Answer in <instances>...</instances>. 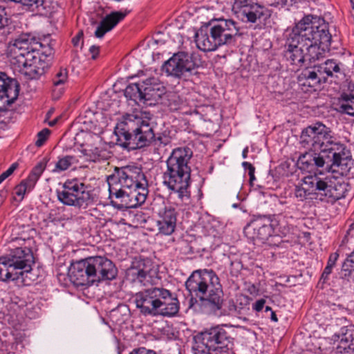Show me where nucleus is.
Returning <instances> with one entry per match:
<instances>
[{
	"instance_id": "9d476101",
	"label": "nucleus",
	"mask_w": 354,
	"mask_h": 354,
	"mask_svg": "<svg viewBox=\"0 0 354 354\" xmlns=\"http://www.w3.org/2000/svg\"><path fill=\"white\" fill-rule=\"evenodd\" d=\"M305 21H308V19H302L285 32L286 50L284 56L291 64L298 66L306 63L304 42L309 41L308 37H312L313 32V28L305 26Z\"/></svg>"
},
{
	"instance_id": "1a4fd4ad",
	"label": "nucleus",
	"mask_w": 354,
	"mask_h": 354,
	"mask_svg": "<svg viewBox=\"0 0 354 354\" xmlns=\"http://www.w3.org/2000/svg\"><path fill=\"white\" fill-rule=\"evenodd\" d=\"M344 188L341 184L333 185L328 177L322 178L317 176L308 175L301 179V183L296 185L295 196L299 201L308 199L312 194H320L337 201L344 196Z\"/></svg>"
},
{
	"instance_id": "b1692460",
	"label": "nucleus",
	"mask_w": 354,
	"mask_h": 354,
	"mask_svg": "<svg viewBox=\"0 0 354 354\" xmlns=\"http://www.w3.org/2000/svg\"><path fill=\"white\" fill-rule=\"evenodd\" d=\"M87 142L82 145L81 152L88 161L98 162L106 160L109 157V152L101 147L100 138L92 133H86Z\"/></svg>"
},
{
	"instance_id": "a211bd4d",
	"label": "nucleus",
	"mask_w": 354,
	"mask_h": 354,
	"mask_svg": "<svg viewBox=\"0 0 354 354\" xmlns=\"http://www.w3.org/2000/svg\"><path fill=\"white\" fill-rule=\"evenodd\" d=\"M209 34L214 37L218 47L233 44L239 35L236 23L232 19H214L209 22Z\"/></svg>"
},
{
	"instance_id": "de8ad7c7",
	"label": "nucleus",
	"mask_w": 354,
	"mask_h": 354,
	"mask_svg": "<svg viewBox=\"0 0 354 354\" xmlns=\"http://www.w3.org/2000/svg\"><path fill=\"white\" fill-rule=\"evenodd\" d=\"M242 166H249L250 167V172L248 174L250 176V182H252L254 180H255V176H254L255 168H254V167L251 163H250L248 162H243L242 163Z\"/></svg>"
},
{
	"instance_id": "052dcab7",
	"label": "nucleus",
	"mask_w": 354,
	"mask_h": 354,
	"mask_svg": "<svg viewBox=\"0 0 354 354\" xmlns=\"http://www.w3.org/2000/svg\"><path fill=\"white\" fill-rule=\"evenodd\" d=\"M352 8H354V0H350Z\"/></svg>"
},
{
	"instance_id": "0eeeda50",
	"label": "nucleus",
	"mask_w": 354,
	"mask_h": 354,
	"mask_svg": "<svg viewBox=\"0 0 354 354\" xmlns=\"http://www.w3.org/2000/svg\"><path fill=\"white\" fill-rule=\"evenodd\" d=\"M317 131H319L317 142V151H320L319 154L329 161L330 170L333 173L348 175L351 169L348 165L351 160L348 158L344 152V146L333 140L330 131L324 124L318 122Z\"/></svg>"
},
{
	"instance_id": "2eb2a0df",
	"label": "nucleus",
	"mask_w": 354,
	"mask_h": 354,
	"mask_svg": "<svg viewBox=\"0 0 354 354\" xmlns=\"http://www.w3.org/2000/svg\"><path fill=\"white\" fill-rule=\"evenodd\" d=\"M108 184L111 204L118 209L135 208L146 201L144 189H141V192H136V190L131 191L122 188L115 182L108 181Z\"/></svg>"
},
{
	"instance_id": "cd10ccee",
	"label": "nucleus",
	"mask_w": 354,
	"mask_h": 354,
	"mask_svg": "<svg viewBox=\"0 0 354 354\" xmlns=\"http://www.w3.org/2000/svg\"><path fill=\"white\" fill-rule=\"evenodd\" d=\"M68 79V75L66 68L61 67L55 72L52 80V94L53 98L59 99L64 93Z\"/></svg>"
},
{
	"instance_id": "c03bdc74",
	"label": "nucleus",
	"mask_w": 354,
	"mask_h": 354,
	"mask_svg": "<svg viewBox=\"0 0 354 354\" xmlns=\"http://www.w3.org/2000/svg\"><path fill=\"white\" fill-rule=\"evenodd\" d=\"M333 268V267L328 265H326L325 267L320 279V280H322L324 283L328 279V276L332 272Z\"/></svg>"
},
{
	"instance_id": "0e129e2a",
	"label": "nucleus",
	"mask_w": 354,
	"mask_h": 354,
	"mask_svg": "<svg viewBox=\"0 0 354 354\" xmlns=\"http://www.w3.org/2000/svg\"><path fill=\"white\" fill-rule=\"evenodd\" d=\"M50 114H52V112H48V115H49Z\"/></svg>"
},
{
	"instance_id": "2f4dec72",
	"label": "nucleus",
	"mask_w": 354,
	"mask_h": 354,
	"mask_svg": "<svg viewBox=\"0 0 354 354\" xmlns=\"http://www.w3.org/2000/svg\"><path fill=\"white\" fill-rule=\"evenodd\" d=\"M195 42L197 47L204 52L213 51L218 48L214 37H211L209 32H207L203 29L199 30L196 33Z\"/></svg>"
},
{
	"instance_id": "dca6fc26",
	"label": "nucleus",
	"mask_w": 354,
	"mask_h": 354,
	"mask_svg": "<svg viewBox=\"0 0 354 354\" xmlns=\"http://www.w3.org/2000/svg\"><path fill=\"white\" fill-rule=\"evenodd\" d=\"M232 11L245 23L256 24L269 19L272 11L252 0H234Z\"/></svg>"
},
{
	"instance_id": "a18cd8bd",
	"label": "nucleus",
	"mask_w": 354,
	"mask_h": 354,
	"mask_svg": "<svg viewBox=\"0 0 354 354\" xmlns=\"http://www.w3.org/2000/svg\"><path fill=\"white\" fill-rule=\"evenodd\" d=\"M18 167V164L15 162L12 163L10 167L4 172H3L1 174L4 177L5 179H6L8 177H9L14 171Z\"/></svg>"
},
{
	"instance_id": "7c9ffc66",
	"label": "nucleus",
	"mask_w": 354,
	"mask_h": 354,
	"mask_svg": "<svg viewBox=\"0 0 354 354\" xmlns=\"http://www.w3.org/2000/svg\"><path fill=\"white\" fill-rule=\"evenodd\" d=\"M8 257H0V281H17L21 279V272H16L15 267L10 263Z\"/></svg>"
},
{
	"instance_id": "7ed1b4c3",
	"label": "nucleus",
	"mask_w": 354,
	"mask_h": 354,
	"mask_svg": "<svg viewBox=\"0 0 354 354\" xmlns=\"http://www.w3.org/2000/svg\"><path fill=\"white\" fill-rule=\"evenodd\" d=\"M191 295L198 297L211 313L221 309L223 293L219 278L212 270H198L192 272L185 283Z\"/></svg>"
},
{
	"instance_id": "f257e3e1",
	"label": "nucleus",
	"mask_w": 354,
	"mask_h": 354,
	"mask_svg": "<svg viewBox=\"0 0 354 354\" xmlns=\"http://www.w3.org/2000/svg\"><path fill=\"white\" fill-rule=\"evenodd\" d=\"M43 44L30 34H22L9 43L8 54L11 64L29 79H38L50 66L53 50H41Z\"/></svg>"
},
{
	"instance_id": "6ab92c4d",
	"label": "nucleus",
	"mask_w": 354,
	"mask_h": 354,
	"mask_svg": "<svg viewBox=\"0 0 354 354\" xmlns=\"http://www.w3.org/2000/svg\"><path fill=\"white\" fill-rule=\"evenodd\" d=\"M153 267L151 259L141 257H135L131 266L127 270V277L129 281L143 286L152 283L153 277L156 274Z\"/></svg>"
},
{
	"instance_id": "ddd939ff",
	"label": "nucleus",
	"mask_w": 354,
	"mask_h": 354,
	"mask_svg": "<svg viewBox=\"0 0 354 354\" xmlns=\"http://www.w3.org/2000/svg\"><path fill=\"white\" fill-rule=\"evenodd\" d=\"M108 181L115 182L120 187L128 190L141 192L144 189L147 197L148 194L147 180L141 169L135 166H126L116 168L115 173L108 178Z\"/></svg>"
},
{
	"instance_id": "8fccbe9b",
	"label": "nucleus",
	"mask_w": 354,
	"mask_h": 354,
	"mask_svg": "<svg viewBox=\"0 0 354 354\" xmlns=\"http://www.w3.org/2000/svg\"><path fill=\"white\" fill-rule=\"evenodd\" d=\"M83 37V32L79 31L78 33L72 39V43L74 46H78Z\"/></svg>"
},
{
	"instance_id": "a878e982",
	"label": "nucleus",
	"mask_w": 354,
	"mask_h": 354,
	"mask_svg": "<svg viewBox=\"0 0 354 354\" xmlns=\"http://www.w3.org/2000/svg\"><path fill=\"white\" fill-rule=\"evenodd\" d=\"M326 163L330 165L329 161L319 153L308 152L299 157L297 165L300 170L310 173L318 167H322Z\"/></svg>"
},
{
	"instance_id": "4468645a",
	"label": "nucleus",
	"mask_w": 354,
	"mask_h": 354,
	"mask_svg": "<svg viewBox=\"0 0 354 354\" xmlns=\"http://www.w3.org/2000/svg\"><path fill=\"white\" fill-rule=\"evenodd\" d=\"M26 241L24 239L16 237L12 239L10 247V253L6 255L10 263L15 266L16 272H21V281L25 282V278L32 270L34 263V257L31 250L24 246Z\"/></svg>"
},
{
	"instance_id": "bf43d9fd",
	"label": "nucleus",
	"mask_w": 354,
	"mask_h": 354,
	"mask_svg": "<svg viewBox=\"0 0 354 354\" xmlns=\"http://www.w3.org/2000/svg\"><path fill=\"white\" fill-rule=\"evenodd\" d=\"M6 179L4 178V177L2 176V174L0 175V184L3 181L5 180Z\"/></svg>"
},
{
	"instance_id": "412c9836",
	"label": "nucleus",
	"mask_w": 354,
	"mask_h": 354,
	"mask_svg": "<svg viewBox=\"0 0 354 354\" xmlns=\"http://www.w3.org/2000/svg\"><path fill=\"white\" fill-rule=\"evenodd\" d=\"M93 273V283L104 280H113L118 274L113 263L105 257H89Z\"/></svg>"
},
{
	"instance_id": "6e6552de",
	"label": "nucleus",
	"mask_w": 354,
	"mask_h": 354,
	"mask_svg": "<svg viewBox=\"0 0 354 354\" xmlns=\"http://www.w3.org/2000/svg\"><path fill=\"white\" fill-rule=\"evenodd\" d=\"M303 19H308V21L304 22L306 28H313L312 37H308L309 41L304 42L306 51L304 53L305 60L310 64L324 57L325 48L330 44L331 35L323 18L308 15Z\"/></svg>"
},
{
	"instance_id": "603ef678",
	"label": "nucleus",
	"mask_w": 354,
	"mask_h": 354,
	"mask_svg": "<svg viewBox=\"0 0 354 354\" xmlns=\"http://www.w3.org/2000/svg\"><path fill=\"white\" fill-rule=\"evenodd\" d=\"M157 141L160 144H163L164 145H167L170 142L169 138L167 136L158 137Z\"/></svg>"
},
{
	"instance_id": "72a5a7b5",
	"label": "nucleus",
	"mask_w": 354,
	"mask_h": 354,
	"mask_svg": "<svg viewBox=\"0 0 354 354\" xmlns=\"http://www.w3.org/2000/svg\"><path fill=\"white\" fill-rule=\"evenodd\" d=\"M48 158L45 157L42 158L32 169L28 176L26 178L30 184L35 186L39 178L46 169Z\"/></svg>"
},
{
	"instance_id": "49530a36",
	"label": "nucleus",
	"mask_w": 354,
	"mask_h": 354,
	"mask_svg": "<svg viewBox=\"0 0 354 354\" xmlns=\"http://www.w3.org/2000/svg\"><path fill=\"white\" fill-rule=\"evenodd\" d=\"M287 3V0H268L267 3L270 6L278 7L284 6Z\"/></svg>"
},
{
	"instance_id": "3c124183",
	"label": "nucleus",
	"mask_w": 354,
	"mask_h": 354,
	"mask_svg": "<svg viewBox=\"0 0 354 354\" xmlns=\"http://www.w3.org/2000/svg\"><path fill=\"white\" fill-rule=\"evenodd\" d=\"M89 52L91 54L92 59H95L99 54L100 48L97 46H91L89 48Z\"/></svg>"
},
{
	"instance_id": "39448f33",
	"label": "nucleus",
	"mask_w": 354,
	"mask_h": 354,
	"mask_svg": "<svg viewBox=\"0 0 354 354\" xmlns=\"http://www.w3.org/2000/svg\"><path fill=\"white\" fill-rule=\"evenodd\" d=\"M118 144L124 148L136 149L149 145L155 138L149 119L137 114L124 117L117 126Z\"/></svg>"
},
{
	"instance_id": "4d7b16f0",
	"label": "nucleus",
	"mask_w": 354,
	"mask_h": 354,
	"mask_svg": "<svg viewBox=\"0 0 354 354\" xmlns=\"http://www.w3.org/2000/svg\"><path fill=\"white\" fill-rule=\"evenodd\" d=\"M247 153H248V148H245L242 153V156L243 158H245L247 157Z\"/></svg>"
},
{
	"instance_id": "864d4df0",
	"label": "nucleus",
	"mask_w": 354,
	"mask_h": 354,
	"mask_svg": "<svg viewBox=\"0 0 354 354\" xmlns=\"http://www.w3.org/2000/svg\"><path fill=\"white\" fill-rule=\"evenodd\" d=\"M7 195V191L2 190L0 192V203H2L6 198Z\"/></svg>"
},
{
	"instance_id": "c85d7f7f",
	"label": "nucleus",
	"mask_w": 354,
	"mask_h": 354,
	"mask_svg": "<svg viewBox=\"0 0 354 354\" xmlns=\"http://www.w3.org/2000/svg\"><path fill=\"white\" fill-rule=\"evenodd\" d=\"M142 92L145 101L151 100L159 97L161 88L162 87L159 80L156 77H149L142 81L141 84Z\"/></svg>"
},
{
	"instance_id": "79ce46f5",
	"label": "nucleus",
	"mask_w": 354,
	"mask_h": 354,
	"mask_svg": "<svg viewBox=\"0 0 354 354\" xmlns=\"http://www.w3.org/2000/svg\"><path fill=\"white\" fill-rule=\"evenodd\" d=\"M266 304L264 299H260L252 304V309L257 312H260L263 310Z\"/></svg>"
},
{
	"instance_id": "f704fd0d",
	"label": "nucleus",
	"mask_w": 354,
	"mask_h": 354,
	"mask_svg": "<svg viewBox=\"0 0 354 354\" xmlns=\"http://www.w3.org/2000/svg\"><path fill=\"white\" fill-rule=\"evenodd\" d=\"M78 162V159L74 156H64L58 158L53 169L54 172H60L68 169L73 165Z\"/></svg>"
},
{
	"instance_id": "423d86ee",
	"label": "nucleus",
	"mask_w": 354,
	"mask_h": 354,
	"mask_svg": "<svg viewBox=\"0 0 354 354\" xmlns=\"http://www.w3.org/2000/svg\"><path fill=\"white\" fill-rule=\"evenodd\" d=\"M226 325L216 326L197 334L194 337V354H230L234 348V338Z\"/></svg>"
},
{
	"instance_id": "680f3d73",
	"label": "nucleus",
	"mask_w": 354,
	"mask_h": 354,
	"mask_svg": "<svg viewBox=\"0 0 354 354\" xmlns=\"http://www.w3.org/2000/svg\"><path fill=\"white\" fill-rule=\"evenodd\" d=\"M245 169L248 170V173L250 172V167L249 166H243Z\"/></svg>"
},
{
	"instance_id": "ea45409f",
	"label": "nucleus",
	"mask_w": 354,
	"mask_h": 354,
	"mask_svg": "<svg viewBox=\"0 0 354 354\" xmlns=\"http://www.w3.org/2000/svg\"><path fill=\"white\" fill-rule=\"evenodd\" d=\"M50 135V130L48 129H44L37 133V139L35 142V145L37 147H41L47 140Z\"/></svg>"
},
{
	"instance_id": "4be33fe9",
	"label": "nucleus",
	"mask_w": 354,
	"mask_h": 354,
	"mask_svg": "<svg viewBox=\"0 0 354 354\" xmlns=\"http://www.w3.org/2000/svg\"><path fill=\"white\" fill-rule=\"evenodd\" d=\"M90 258L80 260L71 264L69 270L71 280L77 286H90L93 284Z\"/></svg>"
},
{
	"instance_id": "37998d69",
	"label": "nucleus",
	"mask_w": 354,
	"mask_h": 354,
	"mask_svg": "<svg viewBox=\"0 0 354 354\" xmlns=\"http://www.w3.org/2000/svg\"><path fill=\"white\" fill-rule=\"evenodd\" d=\"M130 354H156L153 350H149L144 347L133 349Z\"/></svg>"
},
{
	"instance_id": "58836bf2",
	"label": "nucleus",
	"mask_w": 354,
	"mask_h": 354,
	"mask_svg": "<svg viewBox=\"0 0 354 354\" xmlns=\"http://www.w3.org/2000/svg\"><path fill=\"white\" fill-rule=\"evenodd\" d=\"M353 346V339L349 342L347 338H342L338 346V349L342 354H354V348Z\"/></svg>"
},
{
	"instance_id": "20e7f679",
	"label": "nucleus",
	"mask_w": 354,
	"mask_h": 354,
	"mask_svg": "<svg viewBox=\"0 0 354 354\" xmlns=\"http://www.w3.org/2000/svg\"><path fill=\"white\" fill-rule=\"evenodd\" d=\"M136 307L144 315L171 317L179 311V301L169 290L162 287H151L135 295Z\"/></svg>"
},
{
	"instance_id": "4c0bfd02",
	"label": "nucleus",
	"mask_w": 354,
	"mask_h": 354,
	"mask_svg": "<svg viewBox=\"0 0 354 354\" xmlns=\"http://www.w3.org/2000/svg\"><path fill=\"white\" fill-rule=\"evenodd\" d=\"M34 187L33 185L30 184L26 179H24L15 187L14 194L19 198V201H21L24 198L25 194L31 192Z\"/></svg>"
},
{
	"instance_id": "f3484780",
	"label": "nucleus",
	"mask_w": 354,
	"mask_h": 354,
	"mask_svg": "<svg viewBox=\"0 0 354 354\" xmlns=\"http://www.w3.org/2000/svg\"><path fill=\"white\" fill-rule=\"evenodd\" d=\"M196 64L191 55L186 52L179 51L174 53L162 66V71L167 76L175 78H187L193 74Z\"/></svg>"
},
{
	"instance_id": "6e6d98bb",
	"label": "nucleus",
	"mask_w": 354,
	"mask_h": 354,
	"mask_svg": "<svg viewBox=\"0 0 354 354\" xmlns=\"http://www.w3.org/2000/svg\"><path fill=\"white\" fill-rule=\"evenodd\" d=\"M57 120H58L57 118H55V119H53V120L50 121L48 122L49 126H50V127L55 126L57 122Z\"/></svg>"
},
{
	"instance_id": "393cba45",
	"label": "nucleus",
	"mask_w": 354,
	"mask_h": 354,
	"mask_svg": "<svg viewBox=\"0 0 354 354\" xmlns=\"http://www.w3.org/2000/svg\"><path fill=\"white\" fill-rule=\"evenodd\" d=\"M177 212L171 206H165L158 212L156 226L158 233L169 236L174 233L176 227Z\"/></svg>"
},
{
	"instance_id": "c756f323",
	"label": "nucleus",
	"mask_w": 354,
	"mask_h": 354,
	"mask_svg": "<svg viewBox=\"0 0 354 354\" xmlns=\"http://www.w3.org/2000/svg\"><path fill=\"white\" fill-rule=\"evenodd\" d=\"M318 122L313 126H309L301 132L300 136L301 143L304 147L310 148L313 151H317V139L319 138V131Z\"/></svg>"
},
{
	"instance_id": "f8f14e48",
	"label": "nucleus",
	"mask_w": 354,
	"mask_h": 354,
	"mask_svg": "<svg viewBox=\"0 0 354 354\" xmlns=\"http://www.w3.org/2000/svg\"><path fill=\"white\" fill-rule=\"evenodd\" d=\"M57 198L62 204L86 209L92 205L94 198L84 183L78 179L67 180L61 190L57 191Z\"/></svg>"
},
{
	"instance_id": "69168bd1",
	"label": "nucleus",
	"mask_w": 354,
	"mask_h": 354,
	"mask_svg": "<svg viewBox=\"0 0 354 354\" xmlns=\"http://www.w3.org/2000/svg\"><path fill=\"white\" fill-rule=\"evenodd\" d=\"M50 114H52V112H48V115H49Z\"/></svg>"
},
{
	"instance_id": "aec40b11",
	"label": "nucleus",
	"mask_w": 354,
	"mask_h": 354,
	"mask_svg": "<svg viewBox=\"0 0 354 354\" xmlns=\"http://www.w3.org/2000/svg\"><path fill=\"white\" fill-rule=\"evenodd\" d=\"M244 233L250 239L264 243L274 233L273 225L270 217L259 216L252 220L245 227Z\"/></svg>"
},
{
	"instance_id": "e2e57ef3",
	"label": "nucleus",
	"mask_w": 354,
	"mask_h": 354,
	"mask_svg": "<svg viewBox=\"0 0 354 354\" xmlns=\"http://www.w3.org/2000/svg\"><path fill=\"white\" fill-rule=\"evenodd\" d=\"M353 225H354L353 223H351V224L350 225V228L348 229V233H349V232H351V228L353 227Z\"/></svg>"
},
{
	"instance_id": "473e14b6",
	"label": "nucleus",
	"mask_w": 354,
	"mask_h": 354,
	"mask_svg": "<svg viewBox=\"0 0 354 354\" xmlns=\"http://www.w3.org/2000/svg\"><path fill=\"white\" fill-rule=\"evenodd\" d=\"M354 95L352 93H342L338 98L337 102L334 104L335 109L341 113H346L349 115H354Z\"/></svg>"
},
{
	"instance_id": "09e8293b",
	"label": "nucleus",
	"mask_w": 354,
	"mask_h": 354,
	"mask_svg": "<svg viewBox=\"0 0 354 354\" xmlns=\"http://www.w3.org/2000/svg\"><path fill=\"white\" fill-rule=\"evenodd\" d=\"M338 258L339 254L337 252L332 253L328 258L327 265L334 267Z\"/></svg>"
},
{
	"instance_id": "5fc2aeb1",
	"label": "nucleus",
	"mask_w": 354,
	"mask_h": 354,
	"mask_svg": "<svg viewBox=\"0 0 354 354\" xmlns=\"http://www.w3.org/2000/svg\"><path fill=\"white\" fill-rule=\"evenodd\" d=\"M270 319H271L272 321H273L274 322H278V318H277V315L275 314V313L274 311H271Z\"/></svg>"
},
{
	"instance_id": "9b49d317",
	"label": "nucleus",
	"mask_w": 354,
	"mask_h": 354,
	"mask_svg": "<svg viewBox=\"0 0 354 354\" xmlns=\"http://www.w3.org/2000/svg\"><path fill=\"white\" fill-rule=\"evenodd\" d=\"M329 77L335 78L337 83L348 81L340 64L334 59H328L322 64L306 68L301 73L299 80L303 82V85L315 87L325 83Z\"/></svg>"
},
{
	"instance_id": "13d9d810",
	"label": "nucleus",
	"mask_w": 354,
	"mask_h": 354,
	"mask_svg": "<svg viewBox=\"0 0 354 354\" xmlns=\"http://www.w3.org/2000/svg\"><path fill=\"white\" fill-rule=\"evenodd\" d=\"M265 311L266 312H268V311H270L271 312L272 310V308L270 306H266Z\"/></svg>"
},
{
	"instance_id": "a19ab883",
	"label": "nucleus",
	"mask_w": 354,
	"mask_h": 354,
	"mask_svg": "<svg viewBox=\"0 0 354 354\" xmlns=\"http://www.w3.org/2000/svg\"><path fill=\"white\" fill-rule=\"evenodd\" d=\"M8 24V18L5 8L0 6V31L3 30Z\"/></svg>"
},
{
	"instance_id": "c9c22d12",
	"label": "nucleus",
	"mask_w": 354,
	"mask_h": 354,
	"mask_svg": "<svg viewBox=\"0 0 354 354\" xmlns=\"http://www.w3.org/2000/svg\"><path fill=\"white\" fill-rule=\"evenodd\" d=\"M140 84H131L124 90V95L127 98L136 102L144 100Z\"/></svg>"
},
{
	"instance_id": "5701e85b",
	"label": "nucleus",
	"mask_w": 354,
	"mask_h": 354,
	"mask_svg": "<svg viewBox=\"0 0 354 354\" xmlns=\"http://www.w3.org/2000/svg\"><path fill=\"white\" fill-rule=\"evenodd\" d=\"M19 93L18 82L0 71V111L12 104L17 99Z\"/></svg>"
},
{
	"instance_id": "bb28decb",
	"label": "nucleus",
	"mask_w": 354,
	"mask_h": 354,
	"mask_svg": "<svg viewBox=\"0 0 354 354\" xmlns=\"http://www.w3.org/2000/svg\"><path fill=\"white\" fill-rule=\"evenodd\" d=\"M129 12V10L112 12L106 15L99 24L95 31V36L97 38H102L110 30H111L120 21L123 20Z\"/></svg>"
},
{
	"instance_id": "f03ea898",
	"label": "nucleus",
	"mask_w": 354,
	"mask_h": 354,
	"mask_svg": "<svg viewBox=\"0 0 354 354\" xmlns=\"http://www.w3.org/2000/svg\"><path fill=\"white\" fill-rule=\"evenodd\" d=\"M192 156V149L187 147L174 149L166 160V169L162 174L163 185L183 202H187L190 198L192 170L189 163Z\"/></svg>"
},
{
	"instance_id": "e433bc0d",
	"label": "nucleus",
	"mask_w": 354,
	"mask_h": 354,
	"mask_svg": "<svg viewBox=\"0 0 354 354\" xmlns=\"http://www.w3.org/2000/svg\"><path fill=\"white\" fill-rule=\"evenodd\" d=\"M354 252H352L346 258V259L344 261L342 270H341V277L342 279H346L349 281L352 278V274L354 270L353 266V254Z\"/></svg>"
}]
</instances>
